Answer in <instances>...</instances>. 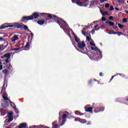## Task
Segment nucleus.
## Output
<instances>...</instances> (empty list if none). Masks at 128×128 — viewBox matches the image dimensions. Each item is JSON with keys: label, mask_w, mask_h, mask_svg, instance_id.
<instances>
[{"label": "nucleus", "mask_w": 128, "mask_h": 128, "mask_svg": "<svg viewBox=\"0 0 128 128\" xmlns=\"http://www.w3.org/2000/svg\"><path fill=\"white\" fill-rule=\"evenodd\" d=\"M18 25L20 26V28H24V30H28V26H25L24 24L18 23Z\"/></svg>", "instance_id": "4"}, {"label": "nucleus", "mask_w": 128, "mask_h": 128, "mask_svg": "<svg viewBox=\"0 0 128 128\" xmlns=\"http://www.w3.org/2000/svg\"><path fill=\"white\" fill-rule=\"evenodd\" d=\"M102 22H106V18L103 16L102 18Z\"/></svg>", "instance_id": "39"}, {"label": "nucleus", "mask_w": 128, "mask_h": 128, "mask_svg": "<svg viewBox=\"0 0 128 128\" xmlns=\"http://www.w3.org/2000/svg\"><path fill=\"white\" fill-rule=\"evenodd\" d=\"M100 4H104L105 2H108V0H100Z\"/></svg>", "instance_id": "33"}, {"label": "nucleus", "mask_w": 128, "mask_h": 128, "mask_svg": "<svg viewBox=\"0 0 128 128\" xmlns=\"http://www.w3.org/2000/svg\"><path fill=\"white\" fill-rule=\"evenodd\" d=\"M16 114H18V109H16Z\"/></svg>", "instance_id": "53"}, {"label": "nucleus", "mask_w": 128, "mask_h": 128, "mask_svg": "<svg viewBox=\"0 0 128 128\" xmlns=\"http://www.w3.org/2000/svg\"><path fill=\"white\" fill-rule=\"evenodd\" d=\"M12 114H14V113L12 112H10L8 114V118H12Z\"/></svg>", "instance_id": "27"}, {"label": "nucleus", "mask_w": 128, "mask_h": 128, "mask_svg": "<svg viewBox=\"0 0 128 128\" xmlns=\"http://www.w3.org/2000/svg\"><path fill=\"white\" fill-rule=\"evenodd\" d=\"M119 4H124V0H116Z\"/></svg>", "instance_id": "20"}, {"label": "nucleus", "mask_w": 128, "mask_h": 128, "mask_svg": "<svg viewBox=\"0 0 128 128\" xmlns=\"http://www.w3.org/2000/svg\"><path fill=\"white\" fill-rule=\"evenodd\" d=\"M44 14L47 15V18H49L50 20H53L57 22L59 26H62V24L64 26L66 25V22L64 21V19L56 16V15H52L50 14H46V13H40L38 14V12H34L32 15L30 16H24L22 18L21 22H25L26 20H36L40 16H44Z\"/></svg>", "instance_id": "1"}, {"label": "nucleus", "mask_w": 128, "mask_h": 128, "mask_svg": "<svg viewBox=\"0 0 128 128\" xmlns=\"http://www.w3.org/2000/svg\"><path fill=\"white\" fill-rule=\"evenodd\" d=\"M82 34H84V36H86V34H88V33H86V28H84L82 30Z\"/></svg>", "instance_id": "19"}, {"label": "nucleus", "mask_w": 128, "mask_h": 128, "mask_svg": "<svg viewBox=\"0 0 128 128\" xmlns=\"http://www.w3.org/2000/svg\"><path fill=\"white\" fill-rule=\"evenodd\" d=\"M91 50H94L95 48L91 47Z\"/></svg>", "instance_id": "57"}, {"label": "nucleus", "mask_w": 128, "mask_h": 128, "mask_svg": "<svg viewBox=\"0 0 128 128\" xmlns=\"http://www.w3.org/2000/svg\"><path fill=\"white\" fill-rule=\"evenodd\" d=\"M100 30V28H97L96 29H94L92 30V34H94V32H96V30Z\"/></svg>", "instance_id": "29"}, {"label": "nucleus", "mask_w": 128, "mask_h": 128, "mask_svg": "<svg viewBox=\"0 0 128 128\" xmlns=\"http://www.w3.org/2000/svg\"><path fill=\"white\" fill-rule=\"evenodd\" d=\"M72 42L73 46H74L76 48V43L74 42V40H72Z\"/></svg>", "instance_id": "28"}, {"label": "nucleus", "mask_w": 128, "mask_h": 128, "mask_svg": "<svg viewBox=\"0 0 128 128\" xmlns=\"http://www.w3.org/2000/svg\"><path fill=\"white\" fill-rule=\"evenodd\" d=\"M8 28H14L19 29L20 28V25H19L18 22L14 23L12 25H10L8 24H4L0 26V30Z\"/></svg>", "instance_id": "2"}, {"label": "nucleus", "mask_w": 128, "mask_h": 128, "mask_svg": "<svg viewBox=\"0 0 128 128\" xmlns=\"http://www.w3.org/2000/svg\"><path fill=\"white\" fill-rule=\"evenodd\" d=\"M5 86H6V82H4L2 88V90L0 92L1 94H2V90H6V88H4Z\"/></svg>", "instance_id": "25"}, {"label": "nucleus", "mask_w": 128, "mask_h": 128, "mask_svg": "<svg viewBox=\"0 0 128 128\" xmlns=\"http://www.w3.org/2000/svg\"><path fill=\"white\" fill-rule=\"evenodd\" d=\"M99 74L100 76H102V72H100Z\"/></svg>", "instance_id": "54"}, {"label": "nucleus", "mask_w": 128, "mask_h": 128, "mask_svg": "<svg viewBox=\"0 0 128 128\" xmlns=\"http://www.w3.org/2000/svg\"><path fill=\"white\" fill-rule=\"evenodd\" d=\"M105 8H110V4L107 3L105 4Z\"/></svg>", "instance_id": "32"}, {"label": "nucleus", "mask_w": 128, "mask_h": 128, "mask_svg": "<svg viewBox=\"0 0 128 128\" xmlns=\"http://www.w3.org/2000/svg\"><path fill=\"white\" fill-rule=\"evenodd\" d=\"M27 31H28V32H32V31L30 30V29H28V30H27Z\"/></svg>", "instance_id": "61"}, {"label": "nucleus", "mask_w": 128, "mask_h": 128, "mask_svg": "<svg viewBox=\"0 0 128 128\" xmlns=\"http://www.w3.org/2000/svg\"><path fill=\"white\" fill-rule=\"evenodd\" d=\"M114 10V8L113 6H111L110 7V10Z\"/></svg>", "instance_id": "44"}, {"label": "nucleus", "mask_w": 128, "mask_h": 128, "mask_svg": "<svg viewBox=\"0 0 128 128\" xmlns=\"http://www.w3.org/2000/svg\"><path fill=\"white\" fill-rule=\"evenodd\" d=\"M66 118H68V115L66 114H63L62 118H60V116L59 120L60 121V120H64V119Z\"/></svg>", "instance_id": "8"}, {"label": "nucleus", "mask_w": 128, "mask_h": 128, "mask_svg": "<svg viewBox=\"0 0 128 128\" xmlns=\"http://www.w3.org/2000/svg\"><path fill=\"white\" fill-rule=\"evenodd\" d=\"M104 107L102 108V110H100L98 112H104Z\"/></svg>", "instance_id": "43"}, {"label": "nucleus", "mask_w": 128, "mask_h": 128, "mask_svg": "<svg viewBox=\"0 0 128 128\" xmlns=\"http://www.w3.org/2000/svg\"><path fill=\"white\" fill-rule=\"evenodd\" d=\"M86 40L88 42H90V36H86Z\"/></svg>", "instance_id": "40"}, {"label": "nucleus", "mask_w": 128, "mask_h": 128, "mask_svg": "<svg viewBox=\"0 0 128 128\" xmlns=\"http://www.w3.org/2000/svg\"><path fill=\"white\" fill-rule=\"evenodd\" d=\"M115 10H118V11L120 10V8H115Z\"/></svg>", "instance_id": "56"}, {"label": "nucleus", "mask_w": 128, "mask_h": 128, "mask_svg": "<svg viewBox=\"0 0 128 128\" xmlns=\"http://www.w3.org/2000/svg\"><path fill=\"white\" fill-rule=\"evenodd\" d=\"M80 122L82 124H86L88 122V121H86V119H80Z\"/></svg>", "instance_id": "17"}, {"label": "nucleus", "mask_w": 128, "mask_h": 128, "mask_svg": "<svg viewBox=\"0 0 128 128\" xmlns=\"http://www.w3.org/2000/svg\"><path fill=\"white\" fill-rule=\"evenodd\" d=\"M68 36L70 38H72V36H70V33H68Z\"/></svg>", "instance_id": "50"}, {"label": "nucleus", "mask_w": 128, "mask_h": 128, "mask_svg": "<svg viewBox=\"0 0 128 128\" xmlns=\"http://www.w3.org/2000/svg\"><path fill=\"white\" fill-rule=\"evenodd\" d=\"M82 118H75V121L76 122H80V120H81Z\"/></svg>", "instance_id": "31"}, {"label": "nucleus", "mask_w": 128, "mask_h": 128, "mask_svg": "<svg viewBox=\"0 0 128 128\" xmlns=\"http://www.w3.org/2000/svg\"><path fill=\"white\" fill-rule=\"evenodd\" d=\"M70 30H71L72 32V34H73V36H76V34L74 33V30H72V29H70Z\"/></svg>", "instance_id": "34"}, {"label": "nucleus", "mask_w": 128, "mask_h": 128, "mask_svg": "<svg viewBox=\"0 0 128 128\" xmlns=\"http://www.w3.org/2000/svg\"><path fill=\"white\" fill-rule=\"evenodd\" d=\"M112 34H118V32H116L114 31L112 32Z\"/></svg>", "instance_id": "47"}, {"label": "nucleus", "mask_w": 128, "mask_h": 128, "mask_svg": "<svg viewBox=\"0 0 128 128\" xmlns=\"http://www.w3.org/2000/svg\"><path fill=\"white\" fill-rule=\"evenodd\" d=\"M116 24H118V28H120L121 29L123 28L124 27V25H122V24H120V23L116 22Z\"/></svg>", "instance_id": "21"}, {"label": "nucleus", "mask_w": 128, "mask_h": 128, "mask_svg": "<svg viewBox=\"0 0 128 128\" xmlns=\"http://www.w3.org/2000/svg\"><path fill=\"white\" fill-rule=\"evenodd\" d=\"M8 60H10V58H7V59L5 60V62H6V64H8Z\"/></svg>", "instance_id": "46"}, {"label": "nucleus", "mask_w": 128, "mask_h": 128, "mask_svg": "<svg viewBox=\"0 0 128 128\" xmlns=\"http://www.w3.org/2000/svg\"><path fill=\"white\" fill-rule=\"evenodd\" d=\"M110 21L107 20V21L106 22V24H110Z\"/></svg>", "instance_id": "62"}, {"label": "nucleus", "mask_w": 128, "mask_h": 128, "mask_svg": "<svg viewBox=\"0 0 128 128\" xmlns=\"http://www.w3.org/2000/svg\"><path fill=\"white\" fill-rule=\"evenodd\" d=\"M20 49V48H13V50H18Z\"/></svg>", "instance_id": "42"}, {"label": "nucleus", "mask_w": 128, "mask_h": 128, "mask_svg": "<svg viewBox=\"0 0 128 128\" xmlns=\"http://www.w3.org/2000/svg\"><path fill=\"white\" fill-rule=\"evenodd\" d=\"M110 26H114V22H109Z\"/></svg>", "instance_id": "30"}, {"label": "nucleus", "mask_w": 128, "mask_h": 128, "mask_svg": "<svg viewBox=\"0 0 128 128\" xmlns=\"http://www.w3.org/2000/svg\"><path fill=\"white\" fill-rule=\"evenodd\" d=\"M109 20H114V16H111L109 18Z\"/></svg>", "instance_id": "41"}, {"label": "nucleus", "mask_w": 128, "mask_h": 128, "mask_svg": "<svg viewBox=\"0 0 128 128\" xmlns=\"http://www.w3.org/2000/svg\"><path fill=\"white\" fill-rule=\"evenodd\" d=\"M2 70V66H0V70Z\"/></svg>", "instance_id": "59"}, {"label": "nucleus", "mask_w": 128, "mask_h": 128, "mask_svg": "<svg viewBox=\"0 0 128 128\" xmlns=\"http://www.w3.org/2000/svg\"><path fill=\"white\" fill-rule=\"evenodd\" d=\"M86 2H88V0H85L84 2V4H86Z\"/></svg>", "instance_id": "60"}, {"label": "nucleus", "mask_w": 128, "mask_h": 128, "mask_svg": "<svg viewBox=\"0 0 128 128\" xmlns=\"http://www.w3.org/2000/svg\"><path fill=\"white\" fill-rule=\"evenodd\" d=\"M2 96L4 100L7 101L8 100V102H10V99H8V98L6 96H4V95L2 94Z\"/></svg>", "instance_id": "15"}, {"label": "nucleus", "mask_w": 128, "mask_h": 128, "mask_svg": "<svg viewBox=\"0 0 128 128\" xmlns=\"http://www.w3.org/2000/svg\"><path fill=\"white\" fill-rule=\"evenodd\" d=\"M8 122H12L14 120V117H8Z\"/></svg>", "instance_id": "22"}, {"label": "nucleus", "mask_w": 128, "mask_h": 128, "mask_svg": "<svg viewBox=\"0 0 128 128\" xmlns=\"http://www.w3.org/2000/svg\"><path fill=\"white\" fill-rule=\"evenodd\" d=\"M0 41L1 42L4 41V38H2V37H0Z\"/></svg>", "instance_id": "49"}, {"label": "nucleus", "mask_w": 128, "mask_h": 128, "mask_svg": "<svg viewBox=\"0 0 128 128\" xmlns=\"http://www.w3.org/2000/svg\"><path fill=\"white\" fill-rule=\"evenodd\" d=\"M107 14H108V12L106 11L104 12H102V16H106Z\"/></svg>", "instance_id": "24"}, {"label": "nucleus", "mask_w": 128, "mask_h": 128, "mask_svg": "<svg viewBox=\"0 0 128 128\" xmlns=\"http://www.w3.org/2000/svg\"><path fill=\"white\" fill-rule=\"evenodd\" d=\"M74 40L78 44V48L80 50H84V47H86V43H84V41L80 42V39L78 38L77 36H74Z\"/></svg>", "instance_id": "3"}, {"label": "nucleus", "mask_w": 128, "mask_h": 128, "mask_svg": "<svg viewBox=\"0 0 128 128\" xmlns=\"http://www.w3.org/2000/svg\"><path fill=\"white\" fill-rule=\"evenodd\" d=\"M95 52H99L100 54V56H102V52L100 51V49H98V47H96L95 49H94Z\"/></svg>", "instance_id": "18"}, {"label": "nucleus", "mask_w": 128, "mask_h": 128, "mask_svg": "<svg viewBox=\"0 0 128 128\" xmlns=\"http://www.w3.org/2000/svg\"><path fill=\"white\" fill-rule=\"evenodd\" d=\"M37 23L38 24H40V26H42V24H44V20H38L37 22Z\"/></svg>", "instance_id": "10"}, {"label": "nucleus", "mask_w": 128, "mask_h": 128, "mask_svg": "<svg viewBox=\"0 0 128 128\" xmlns=\"http://www.w3.org/2000/svg\"><path fill=\"white\" fill-rule=\"evenodd\" d=\"M90 46H96V44L94 42H90Z\"/></svg>", "instance_id": "35"}, {"label": "nucleus", "mask_w": 128, "mask_h": 128, "mask_svg": "<svg viewBox=\"0 0 128 128\" xmlns=\"http://www.w3.org/2000/svg\"><path fill=\"white\" fill-rule=\"evenodd\" d=\"M30 34H31V38H34V34L32 32H31Z\"/></svg>", "instance_id": "52"}, {"label": "nucleus", "mask_w": 128, "mask_h": 128, "mask_svg": "<svg viewBox=\"0 0 128 128\" xmlns=\"http://www.w3.org/2000/svg\"><path fill=\"white\" fill-rule=\"evenodd\" d=\"M92 124V122L90 121L88 122L87 124L88 126H90V124Z\"/></svg>", "instance_id": "48"}, {"label": "nucleus", "mask_w": 128, "mask_h": 128, "mask_svg": "<svg viewBox=\"0 0 128 128\" xmlns=\"http://www.w3.org/2000/svg\"><path fill=\"white\" fill-rule=\"evenodd\" d=\"M10 104V106H12V108H16V104H14V103L12 102L11 101H9Z\"/></svg>", "instance_id": "23"}, {"label": "nucleus", "mask_w": 128, "mask_h": 128, "mask_svg": "<svg viewBox=\"0 0 128 128\" xmlns=\"http://www.w3.org/2000/svg\"><path fill=\"white\" fill-rule=\"evenodd\" d=\"M17 128H27L28 126H26V123H22L20 126H17Z\"/></svg>", "instance_id": "6"}, {"label": "nucleus", "mask_w": 128, "mask_h": 128, "mask_svg": "<svg viewBox=\"0 0 128 128\" xmlns=\"http://www.w3.org/2000/svg\"><path fill=\"white\" fill-rule=\"evenodd\" d=\"M118 36H124V34L120 32H118V34H117Z\"/></svg>", "instance_id": "26"}, {"label": "nucleus", "mask_w": 128, "mask_h": 128, "mask_svg": "<svg viewBox=\"0 0 128 128\" xmlns=\"http://www.w3.org/2000/svg\"><path fill=\"white\" fill-rule=\"evenodd\" d=\"M97 3L96 1H91L90 4V6H94Z\"/></svg>", "instance_id": "12"}, {"label": "nucleus", "mask_w": 128, "mask_h": 128, "mask_svg": "<svg viewBox=\"0 0 128 128\" xmlns=\"http://www.w3.org/2000/svg\"><path fill=\"white\" fill-rule=\"evenodd\" d=\"M76 4H78V6H84V5H82V2L80 0H78Z\"/></svg>", "instance_id": "14"}, {"label": "nucleus", "mask_w": 128, "mask_h": 128, "mask_svg": "<svg viewBox=\"0 0 128 128\" xmlns=\"http://www.w3.org/2000/svg\"><path fill=\"white\" fill-rule=\"evenodd\" d=\"M80 116H84V114L83 113L80 114Z\"/></svg>", "instance_id": "64"}, {"label": "nucleus", "mask_w": 128, "mask_h": 128, "mask_svg": "<svg viewBox=\"0 0 128 128\" xmlns=\"http://www.w3.org/2000/svg\"><path fill=\"white\" fill-rule=\"evenodd\" d=\"M122 76V74H116V75L112 76V77L111 78V79L110 80V82H112V80L114 79V76Z\"/></svg>", "instance_id": "16"}, {"label": "nucleus", "mask_w": 128, "mask_h": 128, "mask_svg": "<svg viewBox=\"0 0 128 128\" xmlns=\"http://www.w3.org/2000/svg\"><path fill=\"white\" fill-rule=\"evenodd\" d=\"M122 22H128V19H126V18H124L122 20Z\"/></svg>", "instance_id": "38"}, {"label": "nucleus", "mask_w": 128, "mask_h": 128, "mask_svg": "<svg viewBox=\"0 0 128 128\" xmlns=\"http://www.w3.org/2000/svg\"><path fill=\"white\" fill-rule=\"evenodd\" d=\"M98 26V24H96L95 26H94V28H96H96Z\"/></svg>", "instance_id": "51"}, {"label": "nucleus", "mask_w": 128, "mask_h": 128, "mask_svg": "<svg viewBox=\"0 0 128 128\" xmlns=\"http://www.w3.org/2000/svg\"><path fill=\"white\" fill-rule=\"evenodd\" d=\"M4 73L5 74H8V70H5L4 71Z\"/></svg>", "instance_id": "45"}, {"label": "nucleus", "mask_w": 128, "mask_h": 128, "mask_svg": "<svg viewBox=\"0 0 128 128\" xmlns=\"http://www.w3.org/2000/svg\"><path fill=\"white\" fill-rule=\"evenodd\" d=\"M125 12H126V14H128V10H126V11H125Z\"/></svg>", "instance_id": "63"}, {"label": "nucleus", "mask_w": 128, "mask_h": 128, "mask_svg": "<svg viewBox=\"0 0 128 128\" xmlns=\"http://www.w3.org/2000/svg\"><path fill=\"white\" fill-rule=\"evenodd\" d=\"M24 47L26 48H30V43L28 42Z\"/></svg>", "instance_id": "36"}, {"label": "nucleus", "mask_w": 128, "mask_h": 128, "mask_svg": "<svg viewBox=\"0 0 128 128\" xmlns=\"http://www.w3.org/2000/svg\"><path fill=\"white\" fill-rule=\"evenodd\" d=\"M78 111H76V112H75V114H76L77 116H78Z\"/></svg>", "instance_id": "55"}, {"label": "nucleus", "mask_w": 128, "mask_h": 128, "mask_svg": "<svg viewBox=\"0 0 128 128\" xmlns=\"http://www.w3.org/2000/svg\"><path fill=\"white\" fill-rule=\"evenodd\" d=\"M18 36H14L12 38V42H16V40H18Z\"/></svg>", "instance_id": "9"}, {"label": "nucleus", "mask_w": 128, "mask_h": 128, "mask_svg": "<svg viewBox=\"0 0 128 128\" xmlns=\"http://www.w3.org/2000/svg\"><path fill=\"white\" fill-rule=\"evenodd\" d=\"M44 126H42V125H40L39 127H38V128H44Z\"/></svg>", "instance_id": "58"}, {"label": "nucleus", "mask_w": 128, "mask_h": 128, "mask_svg": "<svg viewBox=\"0 0 128 128\" xmlns=\"http://www.w3.org/2000/svg\"><path fill=\"white\" fill-rule=\"evenodd\" d=\"M8 43L6 44V45H0V50H4L6 46H8Z\"/></svg>", "instance_id": "7"}, {"label": "nucleus", "mask_w": 128, "mask_h": 128, "mask_svg": "<svg viewBox=\"0 0 128 128\" xmlns=\"http://www.w3.org/2000/svg\"><path fill=\"white\" fill-rule=\"evenodd\" d=\"M94 82V80H90L88 82L89 86H91V84H92Z\"/></svg>", "instance_id": "37"}, {"label": "nucleus", "mask_w": 128, "mask_h": 128, "mask_svg": "<svg viewBox=\"0 0 128 128\" xmlns=\"http://www.w3.org/2000/svg\"><path fill=\"white\" fill-rule=\"evenodd\" d=\"M4 104L2 105L3 108H7V106H8V102L4 101Z\"/></svg>", "instance_id": "13"}, {"label": "nucleus", "mask_w": 128, "mask_h": 128, "mask_svg": "<svg viewBox=\"0 0 128 128\" xmlns=\"http://www.w3.org/2000/svg\"><path fill=\"white\" fill-rule=\"evenodd\" d=\"M10 53L6 54L4 55V58H10Z\"/></svg>", "instance_id": "11"}, {"label": "nucleus", "mask_w": 128, "mask_h": 128, "mask_svg": "<svg viewBox=\"0 0 128 128\" xmlns=\"http://www.w3.org/2000/svg\"><path fill=\"white\" fill-rule=\"evenodd\" d=\"M84 110L86 112H90V114H92V108L85 107Z\"/></svg>", "instance_id": "5"}]
</instances>
